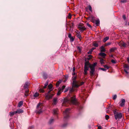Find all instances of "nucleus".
<instances>
[{
    "mask_svg": "<svg viewBox=\"0 0 129 129\" xmlns=\"http://www.w3.org/2000/svg\"><path fill=\"white\" fill-rule=\"evenodd\" d=\"M54 94V92L53 91H52V90H49L45 94V98L46 100H49L52 98Z\"/></svg>",
    "mask_w": 129,
    "mask_h": 129,
    "instance_id": "3",
    "label": "nucleus"
},
{
    "mask_svg": "<svg viewBox=\"0 0 129 129\" xmlns=\"http://www.w3.org/2000/svg\"><path fill=\"white\" fill-rule=\"evenodd\" d=\"M87 25L89 27L91 28L92 27L88 23H86Z\"/></svg>",
    "mask_w": 129,
    "mask_h": 129,
    "instance_id": "44",
    "label": "nucleus"
},
{
    "mask_svg": "<svg viewBox=\"0 0 129 129\" xmlns=\"http://www.w3.org/2000/svg\"><path fill=\"white\" fill-rule=\"evenodd\" d=\"M39 94L38 93H35L33 95L34 97H37L39 95Z\"/></svg>",
    "mask_w": 129,
    "mask_h": 129,
    "instance_id": "36",
    "label": "nucleus"
},
{
    "mask_svg": "<svg viewBox=\"0 0 129 129\" xmlns=\"http://www.w3.org/2000/svg\"><path fill=\"white\" fill-rule=\"evenodd\" d=\"M123 67L124 68V71L125 73L126 74H128V72H127V71L129 70V66L128 65L125 64L124 65Z\"/></svg>",
    "mask_w": 129,
    "mask_h": 129,
    "instance_id": "9",
    "label": "nucleus"
},
{
    "mask_svg": "<svg viewBox=\"0 0 129 129\" xmlns=\"http://www.w3.org/2000/svg\"><path fill=\"white\" fill-rule=\"evenodd\" d=\"M71 14L69 13V15L68 16V17L70 19L71 18Z\"/></svg>",
    "mask_w": 129,
    "mask_h": 129,
    "instance_id": "55",
    "label": "nucleus"
},
{
    "mask_svg": "<svg viewBox=\"0 0 129 129\" xmlns=\"http://www.w3.org/2000/svg\"><path fill=\"white\" fill-rule=\"evenodd\" d=\"M122 18L124 20H125L126 19V18L125 15H123L122 16Z\"/></svg>",
    "mask_w": 129,
    "mask_h": 129,
    "instance_id": "53",
    "label": "nucleus"
},
{
    "mask_svg": "<svg viewBox=\"0 0 129 129\" xmlns=\"http://www.w3.org/2000/svg\"><path fill=\"white\" fill-rule=\"evenodd\" d=\"M67 103H72L73 104L76 105L77 106V108L79 110H81L83 107L81 104L78 103L76 100L75 98V96L73 95L70 98L64 99L63 103V105L65 106H67L66 104Z\"/></svg>",
    "mask_w": 129,
    "mask_h": 129,
    "instance_id": "2",
    "label": "nucleus"
},
{
    "mask_svg": "<svg viewBox=\"0 0 129 129\" xmlns=\"http://www.w3.org/2000/svg\"><path fill=\"white\" fill-rule=\"evenodd\" d=\"M85 63L84 67V74L85 75L87 74V71L90 68V75L92 76L95 74V67L96 66L97 63H94L93 64H91L89 61H86V59L85 60Z\"/></svg>",
    "mask_w": 129,
    "mask_h": 129,
    "instance_id": "1",
    "label": "nucleus"
},
{
    "mask_svg": "<svg viewBox=\"0 0 129 129\" xmlns=\"http://www.w3.org/2000/svg\"><path fill=\"white\" fill-rule=\"evenodd\" d=\"M58 89H59V90L58 91L57 94V95H59L61 93V90H60V89L59 88Z\"/></svg>",
    "mask_w": 129,
    "mask_h": 129,
    "instance_id": "37",
    "label": "nucleus"
},
{
    "mask_svg": "<svg viewBox=\"0 0 129 129\" xmlns=\"http://www.w3.org/2000/svg\"><path fill=\"white\" fill-rule=\"evenodd\" d=\"M95 49V48H94V47H93L91 49V50H92V51H93L94 50V49Z\"/></svg>",
    "mask_w": 129,
    "mask_h": 129,
    "instance_id": "62",
    "label": "nucleus"
},
{
    "mask_svg": "<svg viewBox=\"0 0 129 129\" xmlns=\"http://www.w3.org/2000/svg\"><path fill=\"white\" fill-rule=\"evenodd\" d=\"M109 39V37H106L104 38L103 40V41L104 42H106Z\"/></svg>",
    "mask_w": 129,
    "mask_h": 129,
    "instance_id": "26",
    "label": "nucleus"
},
{
    "mask_svg": "<svg viewBox=\"0 0 129 129\" xmlns=\"http://www.w3.org/2000/svg\"><path fill=\"white\" fill-rule=\"evenodd\" d=\"M125 100L123 99H121V103H120V105L121 107H123L124 106V104L125 103Z\"/></svg>",
    "mask_w": 129,
    "mask_h": 129,
    "instance_id": "10",
    "label": "nucleus"
},
{
    "mask_svg": "<svg viewBox=\"0 0 129 129\" xmlns=\"http://www.w3.org/2000/svg\"><path fill=\"white\" fill-rule=\"evenodd\" d=\"M74 91V89L72 88L70 90V92H72L73 91Z\"/></svg>",
    "mask_w": 129,
    "mask_h": 129,
    "instance_id": "54",
    "label": "nucleus"
},
{
    "mask_svg": "<svg viewBox=\"0 0 129 129\" xmlns=\"http://www.w3.org/2000/svg\"><path fill=\"white\" fill-rule=\"evenodd\" d=\"M48 88L49 89V90H51V88H52V84H50L48 85Z\"/></svg>",
    "mask_w": 129,
    "mask_h": 129,
    "instance_id": "30",
    "label": "nucleus"
},
{
    "mask_svg": "<svg viewBox=\"0 0 129 129\" xmlns=\"http://www.w3.org/2000/svg\"><path fill=\"white\" fill-rule=\"evenodd\" d=\"M67 123H64L62 125V127H65L67 126Z\"/></svg>",
    "mask_w": 129,
    "mask_h": 129,
    "instance_id": "42",
    "label": "nucleus"
},
{
    "mask_svg": "<svg viewBox=\"0 0 129 129\" xmlns=\"http://www.w3.org/2000/svg\"><path fill=\"white\" fill-rule=\"evenodd\" d=\"M92 56L91 55H89L88 56L87 59L88 60L91 59L92 58Z\"/></svg>",
    "mask_w": 129,
    "mask_h": 129,
    "instance_id": "35",
    "label": "nucleus"
},
{
    "mask_svg": "<svg viewBox=\"0 0 129 129\" xmlns=\"http://www.w3.org/2000/svg\"><path fill=\"white\" fill-rule=\"evenodd\" d=\"M77 76H73L72 77V80H73L72 86L76 88H78L79 87L78 84V81H77Z\"/></svg>",
    "mask_w": 129,
    "mask_h": 129,
    "instance_id": "4",
    "label": "nucleus"
},
{
    "mask_svg": "<svg viewBox=\"0 0 129 129\" xmlns=\"http://www.w3.org/2000/svg\"><path fill=\"white\" fill-rule=\"evenodd\" d=\"M54 121V119H50V120H49V124H51L52 123H53V121Z\"/></svg>",
    "mask_w": 129,
    "mask_h": 129,
    "instance_id": "31",
    "label": "nucleus"
},
{
    "mask_svg": "<svg viewBox=\"0 0 129 129\" xmlns=\"http://www.w3.org/2000/svg\"><path fill=\"white\" fill-rule=\"evenodd\" d=\"M114 115H115V114H117V113L118 112H117V111L116 110H115L114 111Z\"/></svg>",
    "mask_w": 129,
    "mask_h": 129,
    "instance_id": "43",
    "label": "nucleus"
},
{
    "mask_svg": "<svg viewBox=\"0 0 129 129\" xmlns=\"http://www.w3.org/2000/svg\"><path fill=\"white\" fill-rule=\"evenodd\" d=\"M115 118L116 120H117V119H121L122 117V114L121 113L119 112L117 114H115V115H114Z\"/></svg>",
    "mask_w": 129,
    "mask_h": 129,
    "instance_id": "7",
    "label": "nucleus"
},
{
    "mask_svg": "<svg viewBox=\"0 0 129 129\" xmlns=\"http://www.w3.org/2000/svg\"><path fill=\"white\" fill-rule=\"evenodd\" d=\"M99 55L100 56H102L103 57H104L106 55V54L103 52H100L99 53Z\"/></svg>",
    "mask_w": 129,
    "mask_h": 129,
    "instance_id": "20",
    "label": "nucleus"
},
{
    "mask_svg": "<svg viewBox=\"0 0 129 129\" xmlns=\"http://www.w3.org/2000/svg\"><path fill=\"white\" fill-rule=\"evenodd\" d=\"M126 2L127 0H121V2L123 3H126Z\"/></svg>",
    "mask_w": 129,
    "mask_h": 129,
    "instance_id": "40",
    "label": "nucleus"
},
{
    "mask_svg": "<svg viewBox=\"0 0 129 129\" xmlns=\"http://www.w3.org/2000/svg\"><path fill=\"white\" fill-rule=\"evenodd\" d=\"M16 111H14L13 112H10V116L11 117H12L13 115H14L15 114H16V113H15Z\"/></svg>",
    "mask_w": 129,
    "mask_h": 129,
    "instance_id": "25",
    "label": "nucleus"
},
{
    "mask_svg": "<svg viewBox=\"0 0 129 129\" xmlns=\"http://www.w3.org/2000/svg\"><path fill=\"white\" fill-rule=\"evenodd\" d=\"M43 78L45 79H46L48 78V75L47 74L45 73H43Z\"/></svg>",
    "mask_w": 129,
    "mask_h": 129,
    "instance_id": "18",
    "label": "nucleus"
},
{
    "mask_svg": "<svg viewBox=\"0 0 129 129\" xmlns=\"http://www.w3.org/2000/svg\"><path fill=\"white\" fill-rule=\"evenodd\" d=\"M23 112V111L20 109H18L16 111L15 113H17L20 114Z\"/></svg>",
    "mask_w": 129,
    "mask_h": 129,
    "instance_id": "14",
    "label": "nucleus"
},
{
    "mask_svg": "<svg viewBox=\"0 0 129 129\" xmlns=\"http://www.w3.org/2000/svg\"><path fill=\"white\" fill-rule=\"evenodd\" d=\"M77 48L78 50H79V52H81V50L80 47H78Z\"/></svg>",
    "mask_w": 129,
    "mask_h": 129,
    "instance_id": "51",
    "label": "nucleus"
},
{
    "mask_svg": "<svg viewBox=\"0 0 129 129\" xmlns=\"http://www.w3.org/2000/svg\"><path fill=\"white\" fill-rule=\"evenodd\" d=\"M78 85H79V86H80L82 85L84 83V82H80L78 81Z\"/></svg>",
    "mask_w": 129,
    "mask_h": 129,
    "instance_id": "28",
    "label": "nucleus"
},
{
    "mask_svg": "<svg viewBox=\"0 0 129 129\" xmlns=\"http://www.w3.org/2000/svg\"><path fill=\"white\" fill-rule=\"evenodd\" d=\"M117 97V96L116 94L114 95H113V100H115L116 98Z\"/></svg>",
    "mask_w": 129,
    "mask_h": 129,
    "instance_id": "38",
    "label": "nucleus"
},
{
    "mask_svg": "<svg viewBox=\"0 0 129 129\" xmlns=\"http://www.w3.org/2000/svg\"><path fill=\"white\" fill-rule=\"evenodd\" d=\"M93 44V46L95 47H97L98 46V44L96 42L94 43Z\"/></svg>",
    "mask_w": 129,
    "mask_h": 129,
    "instance_id": "29",
    "label": "nucleus"
},
{
    "mask_svg": "<svg viewBox=\"0 0 129 129\" xmlns=\"http://www.w3.org/2000/svg\"><path fill=\"white\" fill-rule=\"evenodd\" d=\"M117 49V48L116 47H113L111 48L110 50V52L114 51H115Z\"/></svg>",
    "mask_w": 129,
    "mask_h": 129,
    "instance_id": "21",
    "label": "nucleus"
},
{
    "mask_svg": "<svg viewBox=\"0 0 129 129\" xmlns=\"http://www.w3.org/2000/svg\"><path fill=\"white\" fill-rule=\"evenodd\" d=\"M48 84V82L47 81L44 84V86L43 87V88H40L39 90V91L41 93H43L44 92V90L43 89H44L46 88Z\"/></svg>",
    "mask_w": 129,
    "mask_h": 129,
    "instance_id": "8",
    "label": "nucleus"
},
{
    "mask_svg": "<svg viewBox=\"0 0 129 129\" xmlns=\"http://www.w3.org/2000/svg\"><path fill=\"white\" fill-rule=\"evenodd\" d=\"M97 126H98V129H102L101 126L100 125L98 126L97 125Z\"/></svg>",
    "mask_w": 129,
    "mask_h": 129,
    "instance_id": "57",
    "label": "nucleus"
},
{
    "mask_svg": "<svg viewBox=\"0 0 129 129\" xmlns=\"http://www.w3.org/2000/svg\"><path fill=\"white\" fill-rule=\"evenodd\" d=\"M68 37L70 38V40L71 42H73L74 41V39L73 37L72 36L71 34V33H70L69 34Z\"/></svg>",
    "mask_w": 129,
    "mask_h": 129,
    "instance_id": "13",
    "label": "nucleus"
},
{
    "mask_svg": "<svg viewBox=\"0 0 129 129\" xmlns=\"http://www.w3.org/2000/svg\"><path fill=\"white\" fill-rule=\"evenodd\" d=\"M100 21L99 20H97L95 21V24L97 26L99 25V24H100Z\"/></svg>",
    "mask_w": 129,
    "mask_h": 129,
    "instance_id": "32",
    "label": "nucleus"
},
{
    "mask_svg": "<svg viewBox=\"0 0 129 129\" xmlns=\"http://www.w3.org/2000/svg\"><path fill=\"white\" fill-rule=\"evenodd\" d=\"M70 109L67 108L66 109L64 112V120L66 121L68 119L69 117V114Z\"/></svg>",
    "mask_w": 129,
    "mask_h": 129,
    "instance_id": "5",
    "label": "nucleus"
},
{
    "mask_svg": "<svg viewBox=\"0 0 129 129\" xmlns=\"http://www.w3.org/2000/svg\"><path fill=\"white\" fill-rule=\"evenodd\" d=\"M92 50H90L87 53L88 54H90L92 53Z\"/></svg>",
    "mask_w": 129,
    "mask_h": 129,
    "instance_id": "52",
    "label": "nucleus"
},
{
    "mask_svg": "<svg viewBox=\"0 0 129 129\" xmlns=\"http://www.w3.org/2000/svg\"><path fill=\"white\" fill-rule=\"evenodd\" d=\"M77 37L79 38V39H80L81 38V37L80 35L77 34Z\"/></svg>",
    "mask_w": 129,
    "mask_h": 129,
    "instance_id": "34",
    "label": "nucleus"
},
{
    "mask_svg": "<svg viewBox=\"0 0 129 129\" xmlns=\"http://www.w3.org/2000/svg\"><path fill=\"white\" fill-rule=\"evenodd\" d=\"M43 108V106L41 104L39 103L37 105V110H36V113L38 114H40L42 112L41 110Z\"/></svg>",
    "mask_w": 129,
    "mask_h": 129,
    "instance_id": "6",
    "label": "nucleus"
},
{
    "mask_svg": "<svg viewBox=\"0 0 129 129\" xmlns=\"http://www.w3.org/2000/svg\"><path fill=\"white\" fill-rule=\"evenodd\" d=\"M104 60L103 59H102L100 60V62L101 64H103L104 63L103 62Z\"/></svg>",
    "mask_w": 129,
    "mask_h": 129,
    "instance_id": "50",
    "label": "nucleus"
},
{
    "mask_svg": "<svg viewBox=\"0 0 129 129\" xmlns=\"http://www.w3.org/2000/svg\"><path fill=\"white\" fill-rule=\"evenodd\" d=\"M93 16H91L90 17H88L87 19L89 20L90 18H91L93 19Z\"/></svg>",
    "mask_w": 129,
    "mask_h": 129,
    "instance_id": "45",
    "label": "nucleus"
},
{
    "mask_svg": "<svg viewBox=\"0 0 129 129\" xmlns=\"http://www.w3.org/2000/svg\"><path fill=\"white\" fill-rule=\"evenodd\" d=\"M75 71V67H74L73 68V72H74Z\"/></svg>",
    "mask_w": 129,
    "mask_h": 129,
    "instance_id": "60",
    "label": "nucleus"
},
{
    "mask_svg": "<svg viewBox=\"0 0 129 129\" xmlns=\"http://www.w3.org/2000/svg\"><path fill=\"white\" fill-rule=\"evenodd\" d=\"M79 29L80 30V31H83L86 29V28H85L84 26H83L81 27H80V28Z\"/></svg>",
    "mask_w": 129,
    "mask_h": 129,
    "instance_id": "22",
    "label": "nucleus"
},
{
    "mask_svg": "<svg viewBox=\"0 0 129 129\" xmlns=\"http://www.w3.org/2000/svg\"><path fill=\"white\" fill-rule=\"evenodd\" d=\"M127 60L128 61V62L129 63V58L128 57L127 58Z\"/></svg>",
    "mask_w": 129,
    "mask_h": 129,
    "instance_id": "63",
    "label": "nucleus"
},
{
    "mask_svg": "<svg viewBox=\"0 0 129 129\" xmlns=\"http://www.w3.org/2000/svg\"><path fill=\"white\" fill-rule=\"evenodd\" d=\"M62 82V81L61 80H59L57 81L56 84V85L57 87L58 86L59 84Z\"/></svg>",
    "mask_w": 129,
    "mask_h": 129,
    "instance_id": "23",
    "label": "nucleus"
},
{
    "mask_svg": "<svg viewBox=\"0 0 129 129\" xmlns=\"http://www.w3.org/2000/svg\"><path fill=\"white\" fill-rule=\"evenodd\" d=\"M53 102L52 104L54 105H56L57 102V98H54L53 100Z\"/></svg>",
    "mask_w": 129,
    "mask_h": 129,
    "instance_id": "12",
    "label": "nucleus"
},
{
    "mask_svg": "<svg viewBox=\"0 0 129 129\" xmlns=\"http://www.w3.org/2000/svg\"><path fill=\"white\" fill-rule=\"evenodd\" d=\"M67 25H69V26L70 28V29H71V28H73L74 27V24L73 23H72L71 24V25L70 24H67V25L66 26V27L67 28H67H68V26Z\"/></svg>",
    "mask_w": 129,
    "mask_h": 129,
    "instance_id": "15",
    "label": "nucleus"
},
{
    "mask_svg": "<svg viewBox=\"0 0 129 129\" xmlns=\"http://www.w3.org/2000/svg\"><path fill=\"white\" fill-rule=\"evenodd\" d=\"M119 44L120 46H121L124 47H126L127 46V44L123 42H120Z\"/></svg>",
    "mask_w": 129,
    "mask_h": 129,
    "instance_id": "11",
    "label": "nucleus"
},
{
    "mask_svg": "<svg viewBox=\"0 0 129 129\" xmlns=\"http://www.w3.org/2000/svg\"><path fill=\"white\" fill-rule=\"evenodd\" d=\"M24 95L25 96L27 97L28 95V93H25Z\"/></svg>",
    "mask_w": 129,
    "mask_h": 129,
    "instance_id": "58",
    "label": "nucleus"
},
{
    "mask_svg": "<svg viewBox=\"0 0 129 129\" xmlns=\"http://www.w3.org/2000/svg\"><path fill=\"white\" fill-rule=\"evenodd\" d=\"M23 102L22 101H21L19 102L18 103V107H20L23 105Z\"/></svg>",
    "mask_w": 129,
    "mask_h": 129,
    "instance_id": "19",
    "label": "nucleus"
},
{
    "mask_svg": "<svg viewBox=\"0 0 129 129\" xmlns=\"http://www.w3.org/2000/svg\"><path fill=\"white\" fill-rule=\"evenodd\" d=\"M66 87V86L65 85H63L62 86V87L60 88L59 87V88L60 90H62L63 89H64Z\"/></svg>",
    "mask_w": 129,
    "mask_h": 129,
    "instance_id": "33",
    "label": "nucleus"
},
{
    "mask_svg": "<svg viewBox=\"0 0 129 129\" xmlns=\"http://www.w3.org/2000/svg\"><path fill=\"white\" fill-rule=\"evenodd\" d=\"M83 26L82 24H80L79 25L78 27V28L79 29L80 28V27H83Z\"/></svg>",
    "mask_w": 129,
    "mask_h": 129,
    "instance_id": "47",
    "label": "nucleus"
},
{
    "mask_svg": "<svg viewBox=\"0 0 129 129\" xmlns=\"http://www.w3.org/2000/svg\"><path fill=\"white\" fill-rule=\"evenodd\" d=\"M104 68H105V69H108L109 68V67L106 65H104Z\"/></svg>",
    "mask_w": 129,
    "mask_h": 129,
    "instance_id": "39",
    "label": "nucleus"
},
{
    "mask_svg": "<svg viewBox=\"0 0 129 129\" xmlns=\"http://www.w3.org/2000/svg\"><path fill=\"white\" fill-rule=\"evenodd\" d=\"M25 93H28L29 92L28 90L27 89H25Z\"/></svg>",
    "mask_w": 129,
    "mask_h": 129,
    "instance_id": "56",
    "label": "nucleus"
},
{
    "mask_svg": "<svg viewBox=\"0 0 129 129\" xmlns=\"http://www.w3.org/2000/svg\"><path fill=\"white\" fill-rule=\"evenodd\" d=\"M100 50L101 52H105L106 50L105 49L104 46H102L100 48Z\"/></svg>",
    "mask_w": 129,
    "mask_h": 129,
    "instance_id": "17",
    "label": "nucleus"
},
{
    "mask_svg": "<svg viewBox=\"0 0 129 129\" xmlns=\"http://www.w3.org/2000/svg\"><path fill=\"white\" fill-rule=\"evenodd\" d=\"M28 82H26L24 85V88L25 89H28Z\"/></svg>",
    "mask_w": 129,
    "mask_h": 129,
    "instance_id": "16",
    "label": "nucleus"
},
{
    "mask_svg": "<svg viewBox=\"0 0 129 129\" xmlns=\"http://www.w3.org/2000/svg\"><path fill=\"white\" fill-rule=\"evenodd\" d=\"M66 79H68V77H66Z\"/></svg>",
    "mask_w": 129,
    "mask_h": 129,
    "instance_id": "64",
    "label": "nucleus"
},
{
    "mask_svg": "<svg viewBox=\"0 0 129 129\" xmlns=\"http://www.w3.org/2000/svg\"><path fill=\"white\" fill-rule=\"evenodd\" d=\"M111 62L113 63H116V62L113 59H112L111 60Z\"/></svg>",
    "mask_w": 129,
    "mask_h": 129,
    "instance_id": "49",
    "label": "nucleus"
},
{
    "mask_svg": "<svg viewBox=\"0 0 129 129\" xmlns=\"http://www.w3.org/2000/svg\"><path fill=\"white\" fill-rule=\"evenodd\" d=\"M68 90H69V88L68 89H66L64 91V92H67L68 91Z\"/></svg>",
    "mask_w": 129,
    "mask_h": 129,
    "instance_id": "59",
    "label": "nucleus"
},
{
    "mask_svg": "<svg viewBox=\"0 0 129 129\" xmlns=\"http://www.w3.org/2000/svg\"><path fill=\"white\" fill-rule=\"evenodd\" d=\"M87 8L89 10L91 11V12H92V8L91 6L89 5L87 7Z\"/></svg>",
    "mask_w": 129,
    "mask_h": 129,
    "instance_id": "27",
    "label": "nucleus"
},
{
    "mask_svg": "<svg viewBox=\"0 0 129 129\" xmlns=\"http://www.w3.org/2000/svg\"><path fill=\"white\" fill-rule=\"evenodd\" d=\"M58 110L57 109H54L53 110V113L54 115H57V114Z\"/></svg>",
    "mask_w": 129,
    "mask_h": 129,
    "instance_id": "24",
    "label": "nucleus"
},
{
    "mask_svg": "<svg viewBox=\"0 0 129 129\" xmlns=\"http://www.w3.org/2000/svg\"><path fill=\"white\" fill-rule=\"evenodd\" d=\"M100 69L102 70L105 71H106V69L104 68H100Z\"/></svg>",
    "mask_w": 129,
    "mask_h": 129,
    "instance_id": "48",
    "label": "nucleus"
},
{
    "mask_svg": "<svg viewBox=\"0 0 129 129\" xmlns=\"http://www.w3.org/2000/svg\"><path fill=\"white\" fill-rule=\"evenodd\" d=\"M105 119L106 120H108L109 118V116L108 115H106L105 116Z\"/></svg>",
    "mask_w": 129,
    "mask_h": 129,
    "instance_id": "41",
    "label": "nucleus"
},
{
    "mask_svg": "<svg viewBox=\"0 0 129 129\" xmlns=\"http://www.w3.org/2000/svg\"><path fill=\"white\" fill-rule=\"evenodd\" d=\"M111 44V43L110 42H108V43H106L105 46H107Z\"/></svg>",
    "mask_w": 129,
    "mask_h": 129,
    "instance_id": "46",
    "label": "nucleus"
},
{
    "mask_svg": "<svg viewBox=\"0 0 129 129\" xmlns=\"http://www.w3.org/2000/svg\"><path fill=\"white\" fill-rule=\"evenodd\" d=\"M76 75V73L75 72H73V73H72V75L74 76L75 75Z\"/></svg>",
    "mask_w": 129,
    "mask_h": 129,
    "instance_id": "61",
    "label": "nucleus"
}]
</instances>
